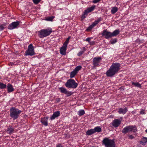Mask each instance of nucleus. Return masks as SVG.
<instances>
[{"label": "nucleus", "instance_id": "25", "mask_svg": "<svg viewBox=\"0 0 147 147\" xmlns=\"http://www.w3.org/2000/svg\"><path fill=\"white\" fill-rule=\"evenodd\" d=\"M119 32L120 31L119 30H115L113 32L111 33L112 37L116 36L119 33Z\"/></svg>", "mask_w": 147, "mask_h": 147}, {"label": "nucleus", "instance_id": "3", "mask_svg": "<svg viewBox=\"0 0 147 147\" xmlns=\"http://www.w3.org/2000/svg\"><path fill=\"white\" fill-rule=\"evenodd\" d=\"M102 144L105 147H115L114 139L111 140L108 138H105L102 141Z\"/></svg>", "mask_w": 147, "mask_h": 147}, {"label": "nucleus", "instance_id": "27", "mask_svg": "<svg viewBox=\"0 0 147 147\" xmlns=\"http://www.w3.org/2000/svg\"><path fill=\"white\" fill-rule=\"evenodd\" d=\"M77 74L76 72L74 70L71 71L70 73V77L71 78H74L75 76Z\"/></svg>", "mask_w": 147, "mask_h": 147}, {"label": "nucleus", "instance_id": "21", "mask_svg": "<svg viewBox=\"0 0 147 147\" xmlns=\"http://www.w3.org/2000/svg\"><path fill=\"white\" fill-rule=\"evenodd\" d=\"M94 133L96 132L99 133L101 131V128L99 126H97L94 128L93 129Z\"/></svg>", "mask_w": 147, "mask_h": 147}, {"label": "nucleus", "instance_id": "34", "mask_svg": "<svg viewBox=\"0 0 147 147\" xmlns=\"http://www.w3.org/2000/svg\"><path fill=\"white\" fill-rule=\"evenodd\" d=\"M94 26L92 25H91L90 26H89L88 28H87V29L86 30L87 31H90L91 30H92Z\"/></svg>", "mask_w": 147, "mask_h": 147}, {"label": "nucleus", "instance_id": "11", "mask_svg": "<svg viewBox=\"0 0 147 147\" xmlns=\"http://www.w3.org/2000/svg\"><path fill=\"white\" fill-rule=\"evenodd\" d=\"M19 24L20 22L19 21L13 22L9 24L8 26V28L10 30H12L16 28Z\"/></svg>", "mask_w": 147, "mask_h": 147}, {"label": "nucleus", "instance_id": "37", "mask_svg": "<svg viewBox=\"0 0 147 147\" xmlns=\"http://www.w3.org/2000/svg\"><path fill=\"white\" fill-rule=\"evenodd\" d=\"M56 147H63V146L62 144L59 143L56 144Z\"/></svg>", "mask_w": 147, "mask_h": 147}, {"label": "nucleus", "instance_id": "8", "mask_svg": "<svg viewBox=\"0 0 147 147\" xmlns=\"http://www.w3.org/2000/svg\"><path fill=\"white\" fill-rule=\"evenodd\" d=\"M123 118L121 117L120 119H115L112 122L111 125L112 126L115 128L119 127L121 124Z\"/></svg>", "mask_w": 147, "mask_h": 147}, {"label": "nucleus", "instance_id": "40", "mask_svg": "<svg viewBox=\"0 0 147 147\" xmlns=\"http://www.w3.org/2000/svg\"><path fill=\"white\" fill-rule=\"evenodd\" d=\"M92 38V37H88L87 38L86 40H85V41L88 42L89 43V42H90V40Z\"/></svg>", "mask_w": 147, "mask_h": 147}, {"label": "nucleus", "instance_id": "14", "mask_svg": "<svg viewBox=\"0 0 147 147\" xmlns=\"http://www.w3.org/2000/svg\"><path fill=\"white\" fill-rule=\"evenodd\" d=\"M102 58L100 57H96L93 59V64H96L99 63L102 60Z\"/></svg>", "mask_w": 147, "mask_h": 147}, {"label": "nucleus", "instance_id": "33", "mask_svg": "<svg viewBox=\"0 0 147 147\" xmlns=\"http://www.w3.org/2000/svg\"><path fill=\"white\" fill-rule=\"evenodd\" d=\"M117 42V39L116 38L112 39L110 41L111 44H113Z\"/></svg>", "mask_w": 147, "mask_h": 147}, {"label": "nucleus", "instance_id": "47", "mask_svg": "<svg viewBox=\"0 0 147 147\" xmlns=\"http://www.w3.org/2000/svg\"><path fill=\"white\" fill-rule=\"evenodd\" d=\"M145 132L147 133V129L145 130Z\"/></svg>", "mask_w": 147, "mask_h": 147}, {"label": "nucleus", "instance_id": "9", "mask_svg": "<svg viewBox=\"0 0 147 147\" xmlns=\"http://www.w3.org/2000/svg\"><path fill=\"white\" fill-rule=\"evenodd\" d=\"M61 92L66 94V96L68 97L72 94L73 93L71 91H69L67 90L66 88L64 87H61L59 88Z\"/></svg>", "mask_w": 147, "mask_h": 147}, {"label": "nucleus", "instance_id": "23", "mask_svg": "<svg viewBox=\"0 0 147 147\" xmlns=\"http://www.w3.org/2000/svg\"><path fill=\"white\" fill-rule=\"evenodd\" d=\"M14 131V129L11 127H9L8 128L6 131L7 133L9 134H11Z\"/></svg>", "mask_w": 147, "mask_h": 147}, {"label": "nucleus", "instance_id": "15", "mask_svg": "<svg viewBox=\"0 0 147 147\" xmlns=\"http://www.w3.org/2000/svg\"><path fill=\"white\" fill-rule=\"evenodd\" d=\"M127 111V107H125L124 109L122 108H119L118 109V112L120 114H123V115L125 114Z\"/></svg>", "mask_w": 147, "mask_h": 147}, {"label": "nucleus", "instance_id": "4", "mask_svg": "<svg viewBox=\"0 0 147 147\" xmlns=\"http://www.w3.org/2000/svg\"><path fill=\"white\" fill-rule=\"evenodd\" d=\"M52 32L51 28L42 29L38 31V35L40 38H42L49 36Z\"/></svg>", "mask_w": 147, "mask_h": 147}, {"label": "nucleus", "instance_id": "28", "mask_svg": "<svg viewBox=\"0 0 147 147\" xmlns=\"http://www.w3.org/2000/svg\"><path fill=\"white\" fill-rule=\"evenodd\" d=\"M132 84L135 87L141 88V86L139 82H132Z\"/></svg>", "mask_w": 147, "mask_h": 147}, {"label": "nucleus", "instance_id": "19", "mask_svg": "<svg viewBox=\"0 0 147 147\" xmlns=\"http://www.w3.org/2000/svg\"><path fill=\"white\" fill-rule=\"evenodd\" d=\"M147 142V138L144 137L141 140L140 142V143L143 145H145Z\"/></svg>", "mask_w": 147, "mask_h": 147}, {"label": "nucleus", "instance_id": "43", "mask_svg": "<svg viewBox=\"0 0 147 147\" xmlns=\"http://www.w3.org/2000/svg\"><path fill=\"white\" fill-rule=\"evenodd\" d=\"M129 138L130 139H132L134 138L133 136L132 135H130L128 136Z\"/></svg>", "mask_w": 147, "mask_h": 147}, {"label": "nucleus", "instance_id": "36", "mask_svg": "<svg viewBox=\"0 0 147 147\" xmlns=\"http://www.w3.org/2000/svg\"><path fill=\"white\" fill-rule=\"evenodd\" d=\"M140 113L141 114H145L146 113L144 110H143L142 109L140 110Z\"/></svg>", "mask_w": 147, "mask_h": 147}, {"label": "nucleus", "instance_id": "12", "mask_svg": "<svg viewBox=\"0 0 147 147\" xmlns=\"http://www.w3.org/2000/svg\"><path fill=\"white\" fill-rule=\"evenodd\" d=\"M49 117H48L41 118L40 122L42 124L45 126L48 125V119Z\"/></svg>", "mask_w": 147, "mask_h": 147}, {"label": "nucleus", "instance_id": "6", "mask_svg": "<svg viewBox=\"0 0 147 147\" xmlns=\"http://www.w3.org/2000/svg\"><path fill=\"white\" fill-rule=\"evenodd\" d=\"M137 131L136 127L134 125H129L125 127L122 131L123 133L125 134L128 131L136 132Z\"/></svg>", "mask_w": 147, "mask_h": 147}, {"label": "nucleus", "instance_id": "24", "mask_svg": "<svg viewBox=\"0 0 147 147\" xmlns=\"http://www.w3.org/2000/svg\"><path fill=\"white\" fill-rule=\"evenodd\" d=\"M7 24L4 23L2 24H0V31L3 30L6 27Z\"/></svg>", "mask_w": 147, "mask_h": 147}, {"label": "nucleus", "instance_id": "44", "mask_svg": "<svg viewBox=\"0 0 147 147\" xmlns=\"http://www.w3.org/2000/svg\"><path fill=\"white\" fill-rule=\"evenodd\" d=\"M100 0H93V3H96L100 1Z\"/></svg>", "mask_w": 147, "mask_h": 147}, {"label": "nucleus", "instance_id": "32", "mask_svg": "<svg viewBox=\"0 0 147 147\" xmlns=\"http://www.w3.org/2000/svg\"><path fill=\"white\" fill-rule=\"evenodd\" d=\"M7 86L5 84L0 82V88L4 89L6 88Z\"/></svg>", "mask_w": 147, "mask_h": 147}, {"label": "nucleus", "instance_id": "26", "mask_svg": "<svg viewBox=\"0 0 147 147\" xmlns=\"http://www.w3.org/2000/svg\"><path fill=\"white\" fill-rule=\"evenodd\" d=\"M118 10V8L117 7H114L112 8L111 10L112 14H114L116 13Z\"/></svg>", "mask_w": 147, "mask_h": 147}, {"label": "nucleus", "instance_id": "5", "mask_svg": "<svg viewBox=\"0 0 147 147\" xmlns=\"http://www.w3.org/2000/svg\"><path fill=\"white\" fill-rule=\"evenodd\" d=\"M78 84L73 79H70L67 80L65 84L66 87L69 88H76Z\"/></svg>", "mask_w": 147, "mask_h": 147}, {"label": "nucleus", "instance_id": "38", "mask_svg": "<svg viewBox=\"0 0 147 147\" xmlns=\"http://www.w3.org/2000/svg\"><path fill=\"white\" fill-rule=\"evenodd\" d=\"M88 14L87 13H85V11L84 12L83 14L82 15V19H84L85 18H86L87 15Z\"/></svg>", "mask_w": 147, "mask_h": 147}, {"label": "nucleus", "instance_id": "22", "mask_svg": "<svg viewBox=\"0 0 147 147\" xmlns=\"http://www.w3.org/2000/svg\"><path fill=\"white\" fill-rule=\"evenodd\" d=\"M101 20V18L100 17L98 18L97 20H95L92 24L94 27L95 26L98 24Z\"/></svg>", "mask_w": 147, "mask_h": 147}, {"label": "nucleus", "instance_id": "35", "mask_svg": "<svg viewBox=\"0 0 147 147\" xmlns=\"http://www.w3.org/2000/svg\"><path fill=\"white\" fill-rule=\"evenodd\" d=\"M41 0H32L33 3L36 4H38Z\"/></svg>", "mask_w": 147, "mask_h": 147}, {"label": "nucleus", "instance_id": "2", "mask_svg": "<svg viewBox=\"0 0 147 147\" xmlns=\"http://www.w3.org/2000/svg\"><path fill=\"white\" fill-rule=\"evenodd\" d=\"M21 112V111L15 107H12L10 109V116L13 120H15L19 117Z\"/></svg>", "mask_w": 147, "mask_h": 147}, {"label": "nucleus", "instance_id": "30", "mask_svg": "<svg viewBox=\"0 0 147 147\" xmlns=\"http://www.w3.org/2000/svg\"><path fill=\"white\" fill-rule=\"evenodd\" d=\"M82 68V67L80 65H78L77 66L75 69H74V70L77 72V73H78V71L80 70Z\"/></svg>", "mask_w": 147, "mask_h": 147}, {"label": "nucleus", "instance_id": "16", "mask_svg": "<svg viewBox=\"0 0 147 147\" xmlns=\"http://www.w3.org/2000/svg\"><path fill=\"white\" fill-rule=\"evenodd\" d=\"M67 47L63 45L60 48V53L63 55H65L66 54V52Z\"/></svg>", "mask_w": 147, "mask_h": 147}, {"label": "nucleus", "instance_id": "7", "mask_svg": "<svg viewBox=\"0 0 147 147\" xmlns=\"http://www.w3.org/2000/svg\"><path fill=\"white\" fill-rule=\"evenodd\" d=\"M26 55L33 56L35 55L34 51V48L31 44L29 45L28 47V49L25 53Z\"/></svg>", "mask_w": 147, "mask_h": 147}, {"label": "nucleus", "instance_id": "20", "mask_svg": "<svg viewBox=\"0 0 147 147\" xmlns=\"http://www.w3.org/2000/svg\"><path fill=\"white\" fill-rule=\"evenodd\" d=\"M94 133V132L93 129H91L88 130L86 132V134L87 136H90Z\"/></svg>", "mask_w": 147, "mask_h": 147}, {"label": "nucleus", "instance_id": "31", "mask_svg": "<svg viewBox=\"0 0 147 147\" xmlns=\"http://www.w3.org/2000/svg\"><path fill=\"white\" fill-rule=\"evenodd\" d=\"M70 37H69L67 38L65 41V42L63 44V45L67 47V44L69 43V40L70 39Z\"/></svg>", "mask_w": 147, "mask_h": 147}, {"label": "nucleus", "instance_id": "18", "mask_svg": "<svg viewBox=\"0 0 147 147\" xmlns=\"http://www.w3.org/2000/svg\"><path fill=\"white\" fill-rule=\"evenodd\" d=\"M7 86V89L8 92H11L14 91V89L13 86L11 84L9 83L8 84Z\"/></svg>", "mask_w": 147, "mask_h": 147}, {"label": "nucleus", "instance_id": "29", "mask_svg": "<svg viewBox=\"0 0 147 147\" xmlns=\"http://www.w3.org/2000/svg\"><path fill=\"white\" fill-rule=\"evenodd\" d=\"M85 114L84 111L83 109L80 110L78 112V114L79 116H82Z\"/></svg>", "mask_w": 147, "mask_h": 147}, {"label": "nucleus", "instance_id": "13", "mask_svg": "<svg viewBox=\"0 0 147 147\" xmlns=\"http://www.w3.org/2000/svg\"><path fill=\"white\" fill-rule=\"evenodd\" d=\"M60 115V112L57 111L54 112L52 115H51L50 117V120H53L56 118L59 117Z\"/></svg>", "mask_w": 147, "mask_h": 147}, {"label": "nucleus", "instance_id": "1", "mask_svg": "<svg viewBox=\"0 0 147 147\" xmlns=\"http://www.w3.org/2000/svg\"><path fill=\"white\" fill-rule=\"evenodd\" d=\"M120 65H112L106 73L107 77H112L120 69Z\"/></svg>", "mask_w": 147, "mask_h": 147}, {"label": "nucleus", "instance_id": "42", "mask_svg": "<svg viewBox=\"0 0 147 147\" xmlns=\"http://www.w3.org/2000/svg\"><path fill=\"white\" fill-rule=\"evenodd\" d=\"M60 101V99L59 98H57L55 99V102L57 103H58Z\"/></svg>", "mask_w": 147, "mask_h": 147}, {"label": "nucleus", "instance_id": "10", "mask_svg": "<svg viewBox=\"0 0 147 147\" xmlns=\"http://www.w3.org/2000/svg\"><path fill=\"white\" fill-rule=\"evenodd\" d=\"M101 34L102 36H104L105 38L107 39H109L112 37L111 32L107 31L106 30H104Z\"/></svg>", "mask_w": 147, "mask_h": 147}, {"label": "nucleus", "instance_id": "41", "mask_svg": "<svg viewBox=\"0 0 147 147\" xmlns=\"http://www.w3.org/2000/svg\"><path fill=\"white\" fill-rule=\"evenodd\" d=\"M90 45H94L95 44V41H90L89 43Z\"/></svg>", "mask_w": 147, "mask_h": 147}, {"label": "nucleus", "instance_id": "39", "mask_svg": "<svg viewBox=\"0 0 147 147\" xmlns=\"http://www.w3.org/2000/svg\"><path fill=\"white\" fill-rule=\"evenodd\" d=\"M84 53V51H81L78 53L77 55L78 56H80L82 55Z\"/></svg>", "mask_w": 147, "mask_h": 147}, {"label": "nucleus", "instance_id": "45", "mask_svg": "<svg viewBox=\"0 0 147 147\" xmlns=\"http://www.w3.org/2000/svg\"><path fill=\"white\" fill-rule=\"evenodd\" d=\"M112 64H115V65H116V64H119V63H113Z\"/></svg>", "mask_w": 147, "mask_h": 147}, {"label": "nucleus", "instance_id": "46", "mask_svg": "<svg viewBox=\"0 0 147 147\" xmlns=\"http://www.w3.org/2000/svg\"><path fill=\"white\" fill-rule=\"evenodd\" d=\"M95 65V66H98V65Z\"/></svg>", "mask_w": 147, "mask_h": 147}, {"label": "nucleus", "instance_id": "17", "mask_svg": "<svg viewBox=\"0 0 147 147\" xmlns=\"http://www.w3.org/2000/svg\"><path fill=\"white\" fill-rule=\"evenodd\" d=\"M95 7V6L94 5L88 8L86 10H85V13L88 14V13L92 11L94 9Z\"/></svg>", "mask_w": 147, "mask_h": 147}]
</instances>
